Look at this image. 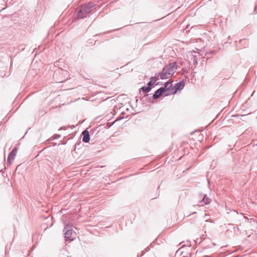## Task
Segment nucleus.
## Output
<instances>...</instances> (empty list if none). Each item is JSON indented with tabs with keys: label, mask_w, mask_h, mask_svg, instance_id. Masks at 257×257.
<instances>
[{
	"label": "nucleus",
	"mask_w": 257,
	"mask_h": 257,
	"mask_svg": "<svg viewBox=\"0 0 257 257\" xmlns=\"http://www.w3.org/2000/svg\"><path fill=\"white\" fill-rule=\"evenodd\" d=\"M177 69V65L176 62L169 63L165 66L162 71L160 73V78L166 79L170 78L176 72Z\"/></svg>",
	"instance_id": "f257e3e1"
},
{
	"label": "nucleus",
	"mask_w": 257,
	"mask_h": 257,
	"mask_svg": "<svg viewBox=\"0 0 257 257\" xmlns=\"http://www.w3.org/2000/svg\"><path fill=\"white\" fill-rule=\"evenodd\" d=\"M177 69V65L176 62L169 63L165 66L162 71L160 73V78L166 79L170 78L176 72Z\"/></svg>",
	"instance_id": "f03ea898"
},
{
	"label": "nucleus",
	"mask_w": 257,
	"mask_h": 257,
	"mask_svg": "<svg viewBox=\"0 0 257 257\" xmlns=\"http://www.w3.org/2000/svg\"><path fill=\"white\" fill-rule=\"evenodd\" d=\"M93 6L91 3L82 5L77 13V18L78 19H84L86 18L87 15L91 12Z\"/></svg>",
	"instance_id": "7ed1b4c3"
},
{
	"label": "nucleus",
	"mask_w": 257,
	"mask_h": 257,
	"mask_svg": "<svg viewBox=\"0 0 257 257\" xmlns=\"http://www.w3.org/2000/svg\"><path fill=\"white\" fill-rule=\"evenodd\" d=\"M63 232H64L65 238L66 240H73V239H70V237L72 236L73 232L72 229V225L71 224L68 223L65 224L63 229Z\"/></svg>",
	"instance_id": "20e7f679"
},
{
	"label": "nucleus",
	"mask_w": 257,
	"mask_h": 257,
	"mask_svg": "<svg viewBox=\"0 0 257 257\" xmlns=\"http://www.w3.org/2000/svg\"><path fill=\"white\" fill-rule=\"evenodd\" d=\"M166 91V87H161L160 88L158 89L154 93V94L152 96V98L154 99H158L161 95H163L164 93Z\"/></svg>",
	"instance_id": "39448f33"
},
{
	"label": "nucleus",
	"mask_w": 257,
	"mask_h": 257,
	"mask_svg": "<svg viewBox=\"0 0 257 257\" xmlns=\"http://www.w3.org/2000/svg\"><path fill=\"white\" fill-rule=\"evenodd\" d=\"M184 85H185V83L183 81H180V82L177 83L175 85V86H173L174 90L171 92V94H174L176 93H177V92L178 90H182L184 88Z\"/></svg>",
	"instance_id": "423d86ee"
},
{
	"label": "nucleus",
	"mask_w": 257,
	"mask_h": 257,
	"mask_svg": "<svg viewBox=\"0 0 257 257\" xmlns=\"http://www.w3.org/2000/svg\"><path fill=\"white\" fill-rule=\"evenodd\" d=\"M173 81L169 80L164 83V87L166 88V91H168L169 93H167L166 95H168L170 93H171V92L174 90L173 86L172 84Z\"/></svg>",
	"instance_id": "0eeeda50"
},
{
	"label": "nucleus",
	"mask_w": 257,
	"mask_h": 257,
	"mask_svg": "<svg viewBox=\"0 0 257 257\" xmlns=\"http://www.w3.org/2000/svg\"><path fill=\"white\" fill-rule=\"evenodd\" d=\"M17 153V149L15 148L13 149L12 152L10 153L8 157V163L9 164H11V162L13 161Z\"/></svg>",
	"instance_id": "6e6552de"
},
{
	"label": "nucleus",
	"mask_w": 257,
	"mask_h": 257,
	"mask_svg": "<svg viewBox=\"0 0 257 257\" xmlns=\"http://www.w3.org/2000/svg\"><path fill=\"white\" fill-rule=\"evenodd\" d=\"M82 141L84 143H88L90 140L89 133L87 130L82 132Z\"/></svg>",
	"instance_id": "1a4fd4ad"
},
{
	"label": "nucleus",
	"mask_w": 257,
	"mask_h": 257,
	"mask_svg": "<svg viewBox=\"0 0 257 257\" xmlns=\"http://www.w3.org/2000/svg\"><path fill=\"white\" fill-rule=\"evenodd\" d=\"M203 196V199L200 200L199 202L200 206H204V205H207L210 203L211 199L207 197L206 194L202 195Z\"/></svg>",
	"instance_id": "9d476101"
},
{
	"label": "nucleus",
	"mask_w": 257,
	"mask_h": 257,
	"mask_svg": "<svg viewBox=\"0 0 257 257\" xmlns=\"http://www.w3.org/2000/svg\"><path fill=\"white\" fill-rule=\"evenodd\" d=\"M152 89V87H147V86H144L140 88V91H142L143 92L145 93H148Z\"/></svg>",
	"instance_id": "9b49d317"
},
{
	"label": "nucleus",
	"mask_w": 257,
	"mask_h": 257,
	"mask_svg": "<svg viewBox=\"0 0 257 257\" xmlns=\"http://www.w3.org/2000/svg\"><path fill=\"white\" fill-rule=\"evenodd\" d=\"M160 76V73L158 74H156L154 77H152L151 78V80H153V82H156L159 79V77Z\"/></svg>",
	"instance_id": "f8f14e48"
},
{
	"label": "nucleus",
	"mask_w": 257,
	"mask_h": 257,
	"mask_svg": "<svg viewBox=\"0 0 257 257\" xmlns=\"http://www.w3.org/2000/svg\"><path fill=\"white\" fill-rule=\"evenodd\" d=\"M58 73H61L63 75L67 74L68 72L67 71L63 70H60L58 71Z\"/></svg>",
	"instance_id": "ddd939ff"
},
{
	"label": "nucleus",
	"mask_w": 257,
	"mask_h": 257,
	"mask_svg": "<svg viewBox=\"0 0 257 257\" xmlns=\"http://www.w3.org/2000/svg\"><path fill=\"white\" fill-rule=\"evenodd\" d=\"M153 80H150L147 84V86L152 87Z\"/></svg>",
	"instance_id": "4468645a"
},
{
	"label": "nucleus",
	"mask_w": 257,
	"mask_h": 257,
	"mask_svg": "<svg viewBox=\"0 0 257 257\" xmlns=\"http://www.w3.org/2000/svg\"><path fill=\"white\" fill-rule=\"evenodd\" d=\"M163 83L162 82H159L156 83V85H162Z\"/></svg>",
	"instance_id": "2eb2a0df"
},
{
	"label": "nucleus",
	"mask_w": 257,
	"mask_h": 257,
	"mask_svg": "<svg viewBox=\"0 0 257 257\" xmlns=\"http://www.w3.org/2000/svg\"><path fill=\"white\" fill-rule=\"evenodd\" d=\"M142 255H143L145 253V251H142Z\"/></svg>",
	"instance_id": "dca6fc26"
},
{
	"label": "nucleus",
	"mask_w": 257,
	"mask_h": 257,
	"mask_svg": "<svg viewBox=\"0 0 257 257\" xmlns=\"http://www.w3.org/2000/svg\"><path fill=\"white\" fill-rule=\"evenodd\" d=\"M66 80V79H64V80H62L60 81V82H63L64 80Z\"/></svg>",
	"instance_id": "f3484780"
},
{
	"label": "nucleus",
	"mask_w": 257,
	"mask_h": 257,
	"mask_svg": "<svg viewBox=\"0 0 257 257\" xmlns=\"http://www.w3.org/2000/svg\"><path fill=\"white\" fill-rule=\"evenodd\" d=\"M149 249L148 248H147L146 249H145V251H148Z\"/></svg>",
	"instance_id": "a211bd4d"
},
{
	"label": "nucleus",
	"mask_w": 257,
	"mask_h": 257,
	"mask_svg": "<svg viewBox=\"0 0 257 257\" xmlns=\"http://www.w3.org/2000/svg\"><path fill=\"white\" fill-rule=\"evenodd\" d=\"M241 217H243V218H245V217H244V216H243L242 214H241Z\"/></svg>",
	"instance_id": "6ab92c4d"
},
{
	"label": "nucleus",
	"mask_w": 257,
	"mask_h": 257,
	"mask_svg": "<svg viewBox=\"0 0 257 257\" xmlns=\"http://www.w3.org/2000/svg\"><path fill=\"white\" fill-rule=\"evenodd\" d=\"M63 127H61V128H60V130H62V129H63Z\"/></svg>",
	"instance_id": "aec40b11"
},
{
	"label": "nucleus",
	"mask_w": 257,
	"mask_h": 257,
	"mask_svg": "<svg viewBox=\"0 0 257 257\" xmlns=\"http://www.w3.org/2000/svg\"><path fill=\"white\" fill-rule=\"evenodd\" d=\"M57 73H58L57 72H55V75H57Z\"/></svg>",
	"instance_id": "412c9836"
},
{
	"label": "nucleus",
	"mask_w": 257,
	"mask_h": 257,
	"mask_svg": "<svg viewBox=\"0 0 257 257\" xmlns=\"http://www.w3.org/2000/svg\"><path fill=\"white\" fill-rule=\"evenodd\" d=\"M183 257H187V256H183Z\"/></svg>",
	"instance_id": "4be33fe9"
}]
</instances>
